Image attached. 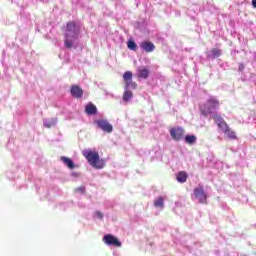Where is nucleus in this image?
Masks as SVG:
<instances>
[{
    "mask_svg": "<svg viewBox=\"0 0 256 256\" xmlns=\"http://www.w3.org/2000/svg\"><path fill=\"white\" fill-rule=\"evenodd\" d=\"M81 27L75 21H70L66 24V33L64 45L67 49H73V40L79 37Z\"/></svg>",
    "mask_w": 256,
    "mask_h": 256,
    "instance_id": "obj_1",
    "label": "nucleus"
},
{
    "mask_svg": "<svg viewBox=\"0 0 256 256\" xmlns=\"http://www.w3.org/2000/svg\"><path fill=\"white\" fill-rule=\"evenodd\" d=\"M82 155L94 169H103L105 167V160L99 156V152L88 149L83 150Z\"/></svg>",
    "mask_w": 256,
    "mask_h": 256,
    "instance_id": "obj_2",
    "label": "nucleus"
},
{
    "mask_svg": "<svg viewBox=\"0 0 256 256\" xmlns=\"http://www.w3.org/2000/svg\"><path fill=\"white\" fill-rule=\"evenodd\" d=\"M219 100L215 97H210L206 103L200 105L199 109H200V113L201 115H203L204 117H207L208 115H213L214 113L217 112H213L217 109H219Z\"/></svg>",
    "mask_w": 256,
    "mask_h": 256,
    "instance_id": "obj_3",
    "label": "nucleus"
},
{
    "mask_svg": "<svg viewBox=\"0 0 256 256\" xmlns=\"http://www.w3.org/2000/svg\"><path fill=\"white\" fill-rule=\"evenodd\" d=\"M212 119L216 123L220 131H222V133H224L229 128V124H227L225 119H223V116H221L219 113H214L212 115Z\"/></svg>",
    "mask_w": 256,
    "mask_h": 256,
    "instance_id": "obj_4",
    "label": "nucleus"
},
{
    "mask_svg": "<svg viewBox=\"0 0 256 256\" xmlns=\"http://www.w3.org/2000/svg\"><path fill=\"white\" fill-rule=\"evenodd\" d=\"M123 79L125 83L126 89H137V84L133 82V72L131 71H126L123 74Z\"/></svg>",
    "mask_w": 256,
    "mask_h": 256,
    "instance_id": "obj_5",
    "label": "nucleus"
},
{
    "mask_svg": "<svg viewBox=\"0 0 256 256\" xmlns=\"http://www.w3.org/2000/svg\"><path fill=\"white\" fill-rule=\"evenodd\" d=\"M103 243H105L106 245L112 246V247H121V241H119V238L111 235V234H107L102 238Z\"/></svg>",
    "mask_w": 256,
    "mask_h": 256,
    "instance_id": "obj_6",
    "label": "nucleus"
},
{
    "mask_svg": "<svg viewBox=\"0 0 256 256\" xmlns=\"http://www.w3.org/2000/svg\"><path fill=\"white\" fill-rule=\"evenodd\" d=\"M95 124L99 129H101L105 133H113V125H111L109 121L100 119V120H96Z\"/></svg>",
    "mask_w": 256,
    "mask_h": 256,
    "instance_id": "obj_7",
    "label": "nucleus"
},
{
    "mask_svg": "<svg viewBox=\"0 0 256 256\" xmlns=\"http://www.w3.org/2000/svg\"><path fill=\"white\" fill-rule=\"evenodd\" d=\"M194 196L199 199V203H207V194L203 190V186H198L194 189Z\"/></svg>",
    "mask_w": 256,
    "mask_h": 256,
    "instance_id": "obj_8",
    "label": "nucleus"
},
{
    "mask_svg": "<svg viewBox=\"0 0 256 256\" xmlns=\"http://www.w3.org/2000/svg\"><path fill=\"white\" fill-rule=\"evenodd\" d=\"M170 135L174 141H181L185 135V130L181 127L170 129Z\"/></svg>",
    "mask_w": 256,
    "mask_h": 256,
    "instance_id": "obj_9",
    "label": "nucleus"
},
{
    "mask_svg": "<svg viewBox=\"0 0 256 256\" xmlns=\"http://www.w3.org/2000/svg\"><path fill=\"white\" fill-rule=\"evenodd\" d=\"M70 93L72 97H75V99H81L83 97V88L79 85H72L70 88Z\"/></svg>",
    "mask_w": 256,
    "mask_h": 256,
    "instance_id": "obj_10",
    "label": "nucleus"
},
{
    "mask_svg": "<svg viewBox=\"0 0 256 256\" xmlns=\"http://www.w3.org/2000/svg\"><path fill=\"white\" fill-rule=\"evenodd\" d=\"M140 47L145 53H153L155 51V44L151 41H143Z\"/></svg>",
    "mask_w": 256,
    "mask_h": 256,
    "instance_id": "obj_11",
    "label": "nucleus"
},
{
    "mask_svg": "<svg viewBox=\"0 0 256 256\" xmlns=\"http://www.w3.org/2000/svg\"><path fill=\"white\" fill-rule=\"evenodd\" d=\"M150 71L147 67H140L137 69V77L140 79H147L149 77Z\"/></svg>",
    "mask_w": 256,
    "mask_h": 256,
    "instance_id": "obj_12",
    "label": "nucleus"
},
{
    "mask_svg": "<svg viewBox=\"0 0 256 256\" xmlns=\"http://www.w3.org/2000/svg\"><path fill=\"white\" fill-rule=\"evenodd\" d=\"M60 161L64 163L65 166L68 167V169H75V163H73V160L67 156H61Z\"/></svg>",
    "mask_w": 256,
    "mask_h": 256,
    "instance_id": "obj_13",
    "label": "nucleus"
},
{
    "mask_svg": "<svg viewBox=\"0 0 256 256\" xmlns=\"http://www.w3.org/2000/svg\"><path fill=\"white\" fill-rule=\"evenodd\" d=\"M85 113L87 115H96L97 114V106L93 103H88L85 107Z\"/></svg>",
    "mask_w": 256,
    "mask_h": 256,
    "instance_id": "obj_14",
    "label": "nucleus"
},
{
    "mask_svg": "<svg viewBox=\"0 0 256 256\" xmlns=\"http://www.w3.org/2000/svg\"><path fill=\"white\" fill-rule=\"evenodd\" d=\"M224 135L226 139H230L231 141H234L235 139H237V134L230 127L224 132Z\"/></svg>",
    "mask_w": 256,
    "mask_h": 256,
    "instance_id": "obj_15",
    "label": "nucleus"
},
{
    "mask_svg": "<svg viewBox=\"0 0 256 256\" xmlns=\"http://www.w3.org/2000/svg\"><path fill=\"white\" fill-rule=\"evenodd\" d=\"M208 59H216V57H221V50L218 48H213L207 55Z\"/></svg>",
    "mask_w": 256,
    "mask_h": 256,
    "instance_id": "obj_16",
    "label": "nucleus"
},
{
    "mask_svg": "<svg viewBox=\"0 0 256 256\" xmlns=\"http://www.w3.org/2000/svg\"><path fill=\"white\" fill-rule=\"evenodd\" d=\"M187 172L185 171H180L177 175H176V179L178 181V183H186L187 182Z\"/></svg>",
    "mask_w": 256,
    "mask_h": 256,
    "instance_id": "obj_17",
    "label": "nucleus"
},
{
    "mask_svg": "<svg viewBox=\"0 0 256 256\" xmlns=\"http://www.w3.org/2000/svg\"><path fill=\"white\" fill-rule=\"evenodd\" d=\"M154 207L163 209L165 207V200L163 197L159 196L157 199L154 200Z\"/></svg>",
    "mask_w": 256,
    "mask_h": 256,
    "instance_id": "obj_18",
    "label": "nucleus"
},
{
    "mask_svg": "<svg viewBox=\"0 0 256 256\" xmlns=\"http://www.w3.org/2000/svg\"><path fill=\"white\" fill-rule=\"evenodd\" d=\"M185 143H188V145H194V143H197V136H195V135H186L185 136Z\"/></svg>",
    "mask_w": 256,
    "mask_h": 256,
    "instance_id": "obj_19",
    "label": "nucleus"
},
{
    "mask_svg": "<svg viewBox=\"0 0 256 256\" xmlns=\"http://www.w3.org/2000/svg\"><path fill=\"white\" fill-rule=\"evenodd\" d=\"M133 99V92L131 90H126L123 93V101H131Z\"/></svg>",
    "mask_w": 256,
    "mask_h": 256,
    "instance_id": "obj_20",
    "label": "nucleus"
},
{
    "mask_svg": "<svg viewBox=\"0 0 256 256\" xmlns=\"http://www.w3.org/2000/svg\"><path fill=\"white\" fill-rule=\"evenodd\" d=\"M127 47H128V49H130L131 51H137V44H136L135 41H133V40L128 41Z\"/></svg>",
    "mask_w": 256,
    "mask_h": 256,
    "instance_id": "obj_21",
    "label": "nucleus"
},
{
    "mask_svg": "<svg viewBox=\"0 0 256 256\" xmlns=\"http://www.w3.org/2000/svg\"><path fill=\"white\" fill-rule=\"evenodd\" d=\"M55 125V121H45L44 122V127H46L47 129H51V127H53Z\"/></svg>",
    "mask_w": 256,
    "mask_h": 256,
    "instance_id": "obj_22",
    "label": "nucleus"
},
{
    "mask_svg": "<svg viewBox=\"0 0 256 256\" xmlns=\"http://www.w3.org/2000/svg\"><path fill=\"white\" fill-rule=\"evenodd\" d=\"M79 192L80 193H85V188L83 186L76 188L75 193H79Z\"/></svg>",
    "mask_w": 256,
    "mask_h": 256,
    "instance_id": "obj_23",
    "label": "nucleus"
},
{
    "mask_svg": "<svg viewBox=\"0 0 256 256\" xmlns=\"http://www.w3.org/2000/svg\"><path fill=\"white\" fill-rule=\"evenodd\" d=\"M244 69H245V65L243 63H240L238 65V71H244Z\"/></svg>",
    "mask_w": 256,
    "mask_h": 256,
    "instance_id": "obj_24",
    "label": "nucleus"
},
{
    "mask_svg": "<svg viewBox=\"0 0 256 256\" xmlns=\"http://www.w3.org/2000/svg\"><path fill=\"white\" fill-rule=\"evenodd\" d=\"M96 215H97V217H98L99 219H103V212L97 211V212H96Z\"/></svg>",
    "mask_w": 256,
    "mask_h": 256,
    "instance_id": "obj_25",
    "label": "nucleus"
},
{
    "mask_svg": "<svg viewBox=\"0 0 256 256\" xmlns=\"http://www.w3.org/2000/svg\"><path fill=\"white\" fill-rule=\"evenodd\" d=\"M252 6L256 9V0H252Z\"/></svg>",
    "mask_w": 256,
    "mask_h": 256,
    "instance_id": "obj_26",
    "label": "nucleus"
}]
</instances>
